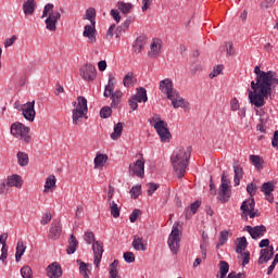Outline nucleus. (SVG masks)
<instances>
[{
    "instance_id": "obj_37",
    "label": "nucleus",
    "mask_w": 278,
    "mask_h": 278,
    "mask_svg": "<svg viewBox=\"0 0 278 278\" xmlns=\"http://www.w3.org/2000/svg\"><path fill=\"white\" fill-rule=\"evenodd\" d=\"M121 99H123V91L116 90L113 91V94L111 97V108H118V103H121Z\"/></svg>"
},
{
    "instance_id": "obj_52",
    "label": "nucleus",
    "mask_w": 278,
    "mask_h": 278,
    "mask_svg": "<svg viewBox=\"0 0 278 278\" xmlns=\"http://www.w3.org/2000/svg\"><path fill=\"white\" fill-rule=\"evenodd\" d=\"M200 250H201L202 260H207V240L201 241Z\"/></svg>"
},
{
    "instance_id": "obj_6",
    "label": "nucleus",
    "mask_w": 278,
    "mask_h": 278,
    "mask_svg": "<svg viewBox=\"0 0 278 278\" xmlns=\"http://www.w3.org/2000/svg\"><path fill=\"white\" fill-rule=\"evenodd\" d=\"M78 104L72 111V119L74 125H78L79 118L86 116V112H88V100L86 97L79 96L77 98Z\"/></svg>"
},
{
    "instance_id": "obj_44",
    "label": "nucleus",
    "mask_w": 278,
    "mask_h": 278,
    "mask_svg": "<svg viewBox=\"0 0 278 278\" xmlns=\"http://www.w3.org/2000/svg\"><path fill=\"white\" fill-rule=\"evenodd\" d=\"M17 164L27 166L29 164V155L25 152H17Z\"/></svg>"
},
{
    "instance_id": "obj_39",
    "label": "nucleus",
    "mask_w": 278,
    "mask_h": 278,
    "mask_svg": "<svg viewBox=\"0 0 278 278\" xmlns=\"http://www.w3.org/2000/svg\"><path fill=\"white\" fill-rule=\"evenodd\" d=\"M121 136H123V123L118 122L114 126V131L111 134V139L118 140V138H121Z\"/></svg>"
},
{
    "instance_id": "obj_48",
    "label": "nucleus",
    "mask_w": 278,
    "mask_h": 278,
    "mask_svg": "<svg viewBox=\"0 0 278 278\" xmlns=\"http://www.w3.org/2000/svg\"><path fill=\"white\" fill-rule=\"evenodd\" d=\"M136 96L141 98V101H143V103H147L149 101V97L147 96V89H144V87L137 88Z\"/></svg>"
},
{
    "instance_id": "obj_5",
    "label": "nucleus",
    "mask_w": 278,
    "mask_h": 278,
    "mask_svg": "<svg viewBox=\"0 0 278 278\" xmlns=\"http://www.w3.org/2000/svg\"><path fill=\"white\" fill-rule=\"evenodd\" d=\"M154 129L156 130V134L160 136L161 138V142H168V140H170V138H173V135H170V130L168 129V124L163 121L160 115H155L153 118L149 119V123H154Z\"/></svg>"
},
{
    "instance_id": "obj_28",
    "label": "nucleus",
    "mask_w": 278,
    "mask_h": 278,
    "mask_svg": "<svg viewBox=\"0 0 278 278\" xmlns=\"http://www.w3.org/2000/svg\"><path fill=\"white\" fill-rule=\"evenodd\" d=\"M77 247H79V241H77L75 235H71L68 239V245L66 248L67 255H73L75 251H77Z\"/></svg>"
},
{
    "instance_id": "obj_27",
    "label": "nucleus",
    "mask_w": 278,
    "mask_h": 278,
    "mask_svg": "<svg viewBox=\"0 0 278 278\" xmlns=\"http://www.w3.org/2000/svg\"><path fill=\"white\" fill-rule=\"evenodd\" d=\"M23 12L25 16H31L36 12V0H26L23 4Z\"/></svg>"
},
{
    "instance_id": "obj_7",
    "label": "nucleus",
    "mask_w": 278,
    "mask_h": 278,
    "mask_svg": "<svg viewBox=\"0 0 278 278\" xmlns=\"http://www.w3.org/2000/svg\"><path fill=\"white\" fill-rule=\"evenodd\" d=\"M240 210L242 212L241 218H243V220H249V217L255 218V216H260L258 211H255V199L253 198L251 200H244Z\"/></svg>"
},
{
    "instance_id": "obj_17",
    "label": "nucleus",
    "mask_w": 278,
    "mask_h": 278,
    "mask_svg": "<svg viewBox=\"0 0 278 278\" xmlns=\"http://www.w3.org/2000/svg\"><path fill=\"white\" fill-rule=\"evenodd\" d=\"M254 73L256 75L258 84H263L264 79H266L267 84L270 85V81L273 80V77H275V72H273V71L264 72L260 68V66L254 67Z\"/></svg>"
},
{
    "instance_id": "obj_13",
    "label": "nucleus",
    "mask_w": 278,
    "mask_h": 278,
    "mask_svg": "<svg viewBox=\"0 0 278 278\" xmlns=\"http://www.w3.org/2000/svg\"><path fill=\"white\" fill-rule=\"evenodd\" d=\"M35 105H36V101H31V102H27L22 109L24 118L29 123H34V121L36 119Z\"/></svg>"
},
{
    "instance_id": "obj_46",
    "label": "nucleus",
    "mask_w": 278,
    "mask_h": 278,
    "mask_svg": "<svg viewBox=\"0 0 278 278\" xmlns=\"http://www.w3.org/2000/svg\"><path fill=\"white\" fill-rule=\"evenodd\" d=\"M123 84L125 88H129L130 86H134V72H128L124 78Z\"/></svg>"
},
{
    "instance_id": "obj_30",
    "label": "nucleus",
    "mask_w": 278,
    "mask_h": 278,
    "mask_svg": "<svg viewBox=\"0 0 278 278\" xmlns=\"http://www.w3.org/2000/svg\"><path fill=\"white\" fill-rule=\"evenodd\" d=\"M250 162H252L253 166H255L257 170H262V168H264V159L260 155L251 154Z\"/></svg>"
},
{
    "instance_id": "obj_56",
    "label": "nucleus",
    "mask_w": 278,
    "mask_h": 278,
    "mask_svg": "<svg viewBox=\"0 0 278 278\" xmlns=\"http://www.w3.org/2000/svg\"><path fill=\"white\" fill-rule=\"evenodd\" d=\"M21 275L23 278H31V275H33L31 267L29 266L22 267Z\"/></svg>"
},
{
    "instance_id": "obj_2",
    "label": "nucleus",
    "mask_w": 278,
    "mask_h": 278,
    "mask_svg": "<svg viewBox=\"0 0 278 278\" xmlns=\"http://www.w3.org/2000/svg\"><path fill=\"white\" fill-rule=\"evenodd\" d=\"M271 94L273 90L270 89V84H268L266 78H263L258 92L249 90L250 103L255 105V108H264V105H266V101L264 99H268Z\"/></svg>"
},
{
    "instance_id": "obj_57",
    "label": "nucleus",
    "mask_w": 278,
    "mask_h": 278,
    "mask_svg": "<svg viewBox=\"0 0 278 278\" xmlns=\"http://www.w3.org/2000/svg\"><path fill=\"white\" fill-rule=\"evenodd\" d=\"M84 240L87 242V244H94V232L87 231L85 232Z\"/></svg>"
},
{
    "instance_id": "obj_41",
    "label": "nucleus",
    "mask_w": 278,
    "mask_h": 278,
    "mask_svg": "<svg viewBox=\"0 0 278 278\" xmlns=\"http://www.w3.org/2000/svg\"><path fill=\"white\" fill-rule=\"evenodd\" d=\"M233 170H235V186H240V179H242L244 175V170L242 169V167L238 165L233 166Z\"/></svg>"
},
{
    "instance_id": "obj_49",
    "label": "nucleus",
    "mask_w": 278,
    "mask_h": 278,
    "mask_svg": "<svg viewBox=\"0 0 278 278\" xmlns=\"http://www.w3.org/2000/svg\"><path fill=\"white\" fill-rule=\"evenodd\" d=\"M225 67L223 65H216L213 67V72L210 73V79H214V77H218Z\"/></svg>"
},
{
    "instance_id": "obj_14",
    "label": "nucleus",
    "mask_w": 278,
    "mask_h": 278,
    "mask_svg": "<svg viewBox=\"0 0 278 278\" xmlns=\"http://www.w3.org/2000/svg\"><path fill=\"white\" fill-rule=\"evenodd\" d=\"M162 53V39L154 37L150 43V51L148 52L149 58L156 60Z\"/></svg>"
},
{
    "instance_id": "obj_9",
    "label": "nucleus",
    "mask_w": 278,
    "mask_h": 278,
    "mask_svg": "<svg viewBox=\"0 0 278 278\" xmlns=\"http://www.w3.org/2000/svg\"><path fill=\"white\" fill-rule=\"evenodd\" d=\"M179 228L177 226H173L172 232L167 241L173 255H177V253H179Z\"/></svg>"
},
{
    "instance_id": "obj_33",
    "label": "nucleus",
    "mask_w": 278,
    "mask_h": 278,
    "mask_svg": "<svg viewBox=\"0 0 278 278\" xmlns=\"http://www.w3.org/2000/svg\"><path fill=\"white\" fill-rule=\"evenodd\" d=\"M97 35V22H90L89 25L85 26L83 36H96Z\"/></svg>"
},
{
    "instance_id": "obj_50",
    "label": "nucleus",
    "mask_w": 278,
    "mask_h": 278,
    "mask_svg": "<svg viewBox=\"0 0 278 278\" xmlns=\"http://www.w3.org/2000/svg\"><path fill=\"white\" fill-rule=\"evenodd\" d=\"M140 192H142V186L136 185L130 189V194L132 199H138L140 197Z\"/></svg>"
},
{
    "instance_id": "obj_19",
    "label": "nucleus",
    "mask_w": 278,
    "mask_h": 278,
    "mask_svg": "<svg viewBox=\"0 0 278 278\" xmlns=\"http://www.w3.org/2000/svg\"><path fill=\"white\" fill-rule=\"evenodd\" d=\"M217 199L220 203H229V200L231 199V189H229V185L220 184Z\"/></svg>"
},
{
    "instance_id": "obj_63",
    "label": "nucleus",
    "mask_w": 278,
    "mask_h": 278,
    "mask_svg": "<svg viewBox=\"0 0 278 278\" xmlns=\"http://www.w3.org/2000/svg\"><path fill=\"white\" fill-rule=\"evenodd\" d=\"M111 16L117 22L121 23V12L116 9L111 10Z\"/></svg>"
},
{
    "instance_id": "obj_47",
    "label": "nucleus",
    "mask_w": 278,
    "mask_h": 278,
    "mask_svg": "<svg viewBox=\"0 0 278 278\" xmlns=\"http://www.w3.org/2000/svg\"><path fill=\"white\" fill-rule=\"evenodd\" d=\"M247 192L250 194L249 201H251L252 199H255L253 197H255V194H257V186L253 182L249 184L247 186Z\"/></svg>"
},
{
    "instance_id": "obj_20",
    "label": "nucleus",
    "mask_w": 278,
    "mask_h": 278,
    "mask_svg": "<svg viewBox=\"0 0 278 278\" xmlns=\"http://www.w3.org/2000/svg\"><path fill=\"white\" fill-rule=\"evenodd\" d=\"M273 255H275V248L269 245L268 248L262 249L260 251L258 264H266V262H270L273 260Z\"/></svg>"
},
{
    "instance_id": "obj_25",
    "label": "nucleus",
    "mask_w": 278,
    "mask_h": 278,
    "mask_svg": "<svg viewBox=\"0 0 278 278\" xmlns=\"http://www.w3.org/2000/svg\"><path fill=\"white\" fill-rule=\"evenodd\" d=\"M147 46V37L146 36H139L132 43V49L135 53H142V49Z\"/></svg>"
},
{
    "instance_id": "obj_51",
    "label": "nucleus",
    "mask_w": 278,
    "mask_h": 278,
    "mask_svg": "<svg viewBox=\"0 0 278 278\" xmlns=\"http://www.w3.org/2000/svg\"><path fill=\"white\" fill-rule=\"evenodd\" d=\"M112 116V108L110 106H103L100 110V117L101 118H110Z\"/></svg>"
},
{
    "instance_id": "obj_12",
    "label": "nucleus",
    "mask_w": 278,
    "mask_h": 278,
    "mask_svg": "<svg viewBox=\"0 0 278 278\" xmlns=\"http://www.w3.org/2000/svg\"><path fill=\"white\" fill-rule=\"evenodd\" d=\"M243 231H248L250 233L252 240H257L260 238H264V233L266 232V226L260 225V226H245L243 228Z\"/></svg>"
},
{
    "instance_id": "obj_60",
    "label": "nucleus",
    "mask_w": 278,
    "mask_h": 278,
    "mask_svg": "<svg viewBox=\"0 0 278 278\" xmlns=\"http://www.w3.org/2000/svg\"><path fill=\"white\" fill-rule=\"evenodd\" d=\"M148 188H149L148 195L152 197V194L155 192V190H157V188H160V184L149 182Z\"/></svg>"
},
{
    "instance_id": "obj_21",
    "label": "nucleus",
    "mask_w": 278,
    "mask_h": 278,
    "mask_svg": "<svg viewBox=\"0 0 278 278\" xmlns=\"http://www.w3.org/2000/svg\"><path fill=\"white\" fill-rule=\"evenodd\" d=\"M261 192L264 193L265 199L269 203H273L275 201V197H273V192H275V185H273V182H264L261 187Z\"/></svg>"
},
{
    "instance_id": "obj_15",
    "label": "nucleus",
    "mask_w": 278,
    "mask_h": 278,
    "mask_svg": "<svg viewBox=\"0 0 278 278\" xmlns=\"http://www.w3.org/2000/svg\"><path fill=\"white\" fill-rule=\"evenodd\" d=\"M129 174L142 179L144 177V159H139L134 164H130Z\"/></svg>"
},
{
    "instance_id": "obj_31",
    "label": "nucleus",
    "mask_w": 278,
    "mask_h": 278,
    "mask_svg": "<svg viewBox=\"0 0 278 278\" xmlns=\"http://www.w3.org/2000/svg\"><path fill=\"white\" fill-rule=\"evenodd\" d=\"M79 264V273L83 275L84 278H90V268L91 265L88 263H84L81 261H77Z\"/></svg>"
},
{
    "instance_id": "obj_29",
    "label": "nucleus",
    "mask_w": 278,
    "mask_h": 278,
    "mask_svg": "<svg viewBox=\"0 0 278 278\" xmlns=\"http://www.w3.org/2000/svg\"><path fill=\"white\" fill-rule=\"evenodd\" d=\"M132 248L135 251H147V244H144L142 237L134 236Z\"/></svg>"
},
{
    "instance_id": "obj_4",
    "label": "nucleus",
    "mask_w": 278,
    "mask_h": 278,
    "mask_svg": "<svg viewBox=\"0 0 278 278\" xmlns=\"http://www.w3.org/2000/svg\"><path fill=\"white\" fill-rule=\"evenodd\" d=\"M29 131H31V129L21 122H15L10 127L11 136L21 140L23 144L31 143V135H29Z\"/></svg>"
},
{
    "instance_id": "obj_35",
    "label": "nucleus",
    "mask_w": 278,
    "mask_h": 278,
    "mask_svg": "<svg viewBox=\"0 0 278 278\" xmlns=\"http://www.w3.org/2000/svg\"><path fill=\"white\" fill-rule=\"evenodd\" d=\"M56 181H58V179L55 178L54 175H49L46 179L43 192H49V190L55 188Z\"/></svg>"
},
{
    "instance_id": "obj_64",
    "label": "nucleus",
    "mask_w": 278,
    "mask_h": 278,
    "mask_svg": "<svg viewBox=\"0 0 278 278\" xmlns=\"http://www.w3.org/2000/svg\"><path fill=\"white\" fill-rule=\"evenodd\" d=\"M271 147H278V130L274 132V137L271 140Z\"/></svg>"
},
{
    "instance_id": "obj_3",
    "label": "nucleus",
    "mask_w": 278,
    "mask_h": 278,
    "mask_svg": "<svg viewBox=\"0 0 278 278\" xmlns=\"http://www.w3.org/2000/svg\"><path fill=\"white\" fill-rule=\"evenodd\" d=\"M54 8L55 7L53 5V3H47L43 7V11H42V15H41V18H46V21H45L46 29H49V31H55L58 21H60V18H62V14L60 12H58V11L53 12Z\"/></svg>"
},
{
    "instance_id": "obj_24",
    "label": "nucleus",
    "mask_w": 278,
    "mask_h": 278,
    "mask_svg": "<svg viewBox=\"0 0 278 278\" xmlns=\"http://www.w3.org/2000/svg\"><path fill=\"white\" fill-rule=\"evenodd\" d=\"M5 181L9 188H23V179L16 174L9 176Z\"/></svg>"
},
{
    "instance_id": "obj_45",
    "label": "nucleus",
    "mask_w": 278,
    "mask_h": 278,
    "mask_svg": "<svg viewBox=\"0 0 278 278\" xmlns=\"http://www.w3.org/2000/svg\"><path fill=\"white\" fill-rule=\"evenodd\" d=\"M227 273H229V263L226 261L219 262V278H226Z\"/></svg>"
},
{
    "instance_id": "obj_40",
    "label": "nucleus",
    "mask_w": 278,
    "mask_h": 278,
    "mask_svg": "<svg viewBox=\"0 0 278 278\" xmlns=\"http://www.w3.org/2000/svg\"><path fill=\"white\" fill-rule=\"evenodd\" d=\"M86 21H90V23H97V10L94 8H89L85 12V17Z\"/></svg>"
},
{
    "instance_id": "obj_42",
    "label": "nucleus",
    "mask_w": 278,
    "mask_h": 278,
    "mask_svg": "<svg viewBox=\"0 0 278 278\" xmlns=\"http://www.w3.org/2000/svg\"><path fill=\"white\" fill-rule=\"evenodd\" d=\"M109 207L111 210V216H113V218H118V216H121V207L116 202H109Z\"/></svg>"
},
{
    "instance_id": "obj_54",
    "label": "nucleus",
    "mask_w": 278,
    "mask_h": 278,
    "mask_svg": "<svg viewBox=\"0 0 278 278\" xmlns=\"http://www.w3.org/2000/svg\"><path fill=\"white\" fill-rule=\"evenodd\" d=\"M0 194H10V186L7 180L0 181Z\"/></svg>"
},
{
    "instance_id": "obj_1",
    "label": "nucleus",
    "mask_w": 278,
    "mask_h": 278,
    "mask_svg": "<svg viewBox=\"0 0 278 278\" xmlns=\"http://www.w3.org/2000/svg\"><path fill=\"white\" fill-rule=\"evenodd\" d=\"M191 155L192 148L190 147H180L173 152L170 156V162L178 179H184V176L186 175V170L188 168V164H190Z\"/></svg>"
},
{
    "instance_id": "obj_59",
    "label": "nucleus",
    "mask_w": 278,
    "mask_h": 278,
    "mask_svg": "<svg viewBox=\"0 0 278 278\" xmlns=\"http://www.w3.org/2000/svg\"><path fill=\"white\" fill-rule=\"evenodd\" d=\"M225 49L228 55H235L236 49L233 48V42L231 41L225 42Z\"/></svg>"
},
{
    "instance_id": "obj_10",
    "label": "nucleus",
    "mask_w": 278,
    "mask_h": 278,
    "mask_svg": "<svg viewBox=\"0 0 278 278\" xmlns=\"http://www.w3.org/2000/svg\"><path fill=\"white\" fill-rule=\"evenodd\" d=\"M80 76L85 81H94L97 78V67L92 64H85L80 68Z\"/></svg>"
},
{
    "instance_id": "obj_22",
    "label": "nucleus",
    "mask_w": 278,
    "mask_h": 278,
    "mask_svg": "<svg viewBox=\"0 0 278 278\" xmlns=\"http://www.w3.org/2000/svg\"><path fill=\"white\" fill-rule=\"evenodd\" d=\"M47 275L50 278H60V277H62V266L58 262L51 263L47 267Z\"/></svg>"
},
{
    "instance_id": "obj_18",
    "label": "nucleus",
    "mask_w": 278,
    "mask_h": 278,
    "mask_svg": "<svg viewBox=\"0 0 278 278\" xmlns=\"http://www.w3.org/2000/svg\"><path fill=\"white\" fill-rule=\"evenodd\" d=\"M61 236H62V222L53 220L49 229L48 238H50V240H60Z\"/></svg>"
},
{
    "instance_id": "obj_32",
    "label": "nucleus",
    "mask_w": 278,
    "mask_h": 278,
    "mask_svg": "<svg viewBox=\"0 0 278 278\" xmlns=\"http://www.w3.org/2000/svg\"><path fill=\"white\" fill-rule=\"evenodd\" d=\"M117 10L123 14H129L134 10V4L129 2L119 1L117 2Z\"/></svg>"
},
{
    "instance_id": "obj_16",
    "label": "nucleus",
    "mask_w": 278,
    "mask_h": 278,
    "mask_svg": "<svg viewBox=\"0 0 278 278\" xmlns=\"http://www.w3.org/2000/svg\"><path fill=\"white\" fill-rule=\"evenodd\" d=\"M92 251H93V264L96 268H99V264H101V260L103 257V242L94 241L92 243Z\"/></svg>"
},
{
    "instance_id": "obj_43",
    "label": "nucleus",
    "mask_w": 278,
    "mask_h": 278,
    "mask_svg": "<svg viewBox=\"0 0 278 278\" xmlns=\"http://www.w3.org/2000/svg\"><path fill=\"white\" fill-rule=\"evenodd\" d=\"M104 97L105 99H112V96L114 94V83L112 81V78L109 79L108 85L104 87Z\"/></svg>"
},
{
    "instance_id": "obj_34",
    "label": "nucleus",
    "mask_w": 278,
    "mask_h": 278,
    "mask_svg": "<svg viewBox=\"0 0 278 278\" xmlns=\"http://www.w3.org/2000/svg\"><path fill=\"white\" fill-rule=\"evenodd\" d=\"M27 247H25V243L23 241H17L16 244V253H15V261L21 262V257H23Z\"/></svg>"
},
{
    "instance_id": "obj_36",
    "label": "nucleus",
    "mask_w": 278,
    "mask_h": 278,
    "mask_svg": "<svg viewBox=\"0 0 278 278\" xmlns=\"http://www.w3.org/2000/svg\"><path fill=\"white\" fill-rule=\"evenodd\" d=\"M108 162V155L98 153L93 160L94 168H101Z\"/></svg>"
},
{
    "instance_id": "obj_8",
    "label": "nucleus",
    "mask_w": 278,
    "mask_h": 278,
    "mask_svg": "<svg viewBox=\"0 0 278 278\" xmlns=\"http://www.w3.org/2000/svg\"><path fill=\"white\" fill-rule=\"evenodd\" d=\"M134 21H136V17L130 16L121 26L116 27V24H112L106 31V36H122V34H125V31L129 29V25H131Z\"/></svg>"
},
{
    "instance_id": "obj_11",
    "label": "nucleus",
    "mask_w": 278,
    "mask_h": 278,
    "mask_svg": "<svg viewBox=\"0 0 278 278\" xmlns=\"http://www.w3.org/2000/svg\"><path fill=\"white\" fill-rule=\"evenodd\" d=\"M160 90L163 92V94H167V99L169 97H173L174 94H177V90L174 88L173 80L170 78H165L160 81Z\"/></svg>"
},
{
    "instance_id": "obj_53",
    "label": "nucleus",
    "mask_w": 278,
    "mask_h": 278,
    "mask_svg": "<svg viewBox=\"0 0 278 278\" xmlns=\"http://www.w3.org/2000/svg\"><path fill=\"white\" fill-rule=\"evenodd\" d=\"M228 238H229V231L223 230L220 232L219 242L217 243V248L223 247V244H225V242H227Z\"/></svg>"
},
{
    "instance_id": "obj_61",
    "label": "nucleus",
    "mask_w": 278,
    "mask_h": 278,
    "mask_svg": "<svg viewBox=\"0 0 278 278\" xmlns=\"http://www.w3.org/2000/svg\"><path fill=\"white\" fill-rule=\"evenodd\" d=\"M0 260L5 264V260H8V245H2Z\"/></svg>"
},
{
    "instance_id": "obj_38",
    "label": "nucleus",
    "mask_w": 278,
    "mask_h": 278,
    "mask_svg": "<svg viewBox=\"0 0 278 278\" xmlns=\"http://www.w3.org/2000/svg\"><path fill=\"white\" fill-rule=\"evenodd\" d=\"M239 242L236 248V253H244L247 247H249V242L247 241V237H241L237 239Z\"/></svg>"
},
{
    "instance_id": "obj_26",
    "label": "nucleus",
    "mask_w": 278,
    "mask_h": 278,
    "mask_svg": "<svg viewBox=\"0 0 278 278\" xmlns=\"http://www.w3.org/2000/svg\"><path fill=\"white\" fill-rule=\"evenodd\" d=\"M199 207H201V201L197 200L193 203H191L189 208H186L185 211V218L187 220L192 218V215L199 212Z\"/></svg>"
},
{
    "instance_id": "obj_58",
    "label": "nucleus",
    "mask_w": 278,
    "mask_h": 278,
    "mask_svg": "<svg viewBox=\"0 0 278 278\" xmlns=\"http://www.w3.org/2000/svg\"><path fill=\"white\" fill-rule=\"evenodd\" d=\"M124 260L127 262V264H132V262H136V255L134 252H125Z\"/></svg>"
},
{
    "instance_id": "obj_62",
    "label": "nucleus",
    "mask_w": 278,
    "mask_h": 278,
    "mask_svg": "<svg viewBox=\"0 0 278 278\" xmlns=\"http://www.w3.org/2000/svg\"><path fill=\"white\" fill-rule=\"evenodd\" d=\"M51 223V213H46L41 217V225H49Z\"/></svg>"
},
{
    "instance_id": "obj_55",
    "label": "nucleus",
    "mask_w": 278,
    "mask_h": 278,
    "mask_svg": "<svg viewBox=\"0 0 278 278\" xmlns=\"http://www.w3.org/2000/svg\"><path fill=\"white\" fill-rule=\"evenodd\" d=\"M139 216H142V211H140L139 208H135L129 215L130 223H136Z\"/></svg>"
},
{
    "instance_id": "obj_23",
    "label": "nucleus",
    "mask_w": 278,
    "mask_h": 278,
    "mask_svg": "<svg viewBox=\"0 0 278 278\" xmlns=\"http://www.w3.org/2000/svg\"><path fill=\"white\" fill-rule=\"evenodd\" d=\"M168 99L169 101H172V105L175 109L188 108V105H190L188 101H186L184 98H181V96H179V91H177L176 94L174 93L173 96H169Z\"/></svg>"
}]
</instances>
